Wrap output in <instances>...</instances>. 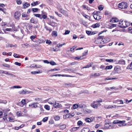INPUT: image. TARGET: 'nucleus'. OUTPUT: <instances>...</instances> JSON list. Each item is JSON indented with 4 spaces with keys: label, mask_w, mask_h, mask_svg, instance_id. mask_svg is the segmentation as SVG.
Masks as SVG:
<instances>
[{
    "label": "nucleus",
    "mask_w": 132,
    "mask_h": 132,
    "mask_svg": "<svg viewBox=\"0 0 132 132\" xmlns=\"http://www.w3.org/2000/svg\"><path fill=\"white\" fill-rule=\"evenodd\" d=\"M127 23L125 21L123 22V21H120L118 23L119 25L118 26L121 28H125L128 27V25H127Z\"/></svg>",
    "instance_id": "1"
},
{
    "label": "nucleus",
    "mask_w": 132,
    "mask_h": 132,
    "mask_svg": "<svg viewBox=\"0 0 132 132\" xmlns=\"http://www.w3.org/2000/svg\"><path fill=\"white\" fill-rule=\"evenodd\" d=\"M127 3L125 2H122L119 3L118 5V7L121 9H126L128 7Z\"/></svg>",
    "instance_id": "2"
},
{
    "label": "nucleus",
    "mask_w": 132,
    "mask_h": 132,
    "mask_svg": "<svg viewBox=\"0 0 132 132\" xmlns=\"http://www.w3.org/2000/svg\"><path fill=\"white\" fill-rule=\"evenodd\" d=\"M21 15V14L20 13L16 12L15 13L14 16L16 19H19V17Z\"/></svg>",
    "instance_id": "3"
},
{
    "label": "nucleus",
    "mask_w": 132,
    "mask_h": 132,
    "mask_svg": "<svg viewBox=\"0 0 132 132\" xmlns=\"http://www.w3.org/2000/svg\"><path fill=\"white\" fill-rule=\"evenodd\" d=\"M53 106L55 108H60L62 107V106L61 104L58 103H56L55 101V103L53 105Z\"/></svg>",
    "instance_id": "4"
},
{
    "label": "nucleus",
    "mask_w": 132,
    "mask_h": 132,
    "mask_svg": "<svg viewBox=\"0 0 132 132\" xmlns=\"http://www.w3.org/2000/svg\"><path fill=\"white\" fill-rule=\"evenodd\" d=\"M119 21L118 19L116 18H112L110 20V22H116Z\"/></svg>",
    "instance_id": "5"
},
{
    "label": "nucleus",
    "mask_w": 132,
    "mask_h": 132,
    "mask_svg": "<svg viewBox=\"0 0 132 132\" xmlns=\"http://www.w3.org/2000/svg\"><path fill=\"white\" fill-rule=\"evenodd\" d=\"M30 22V23L36 24L38 23V20H35L34 19L32 18L31 19Z\"/></svg>",
    "instance_id": "6"
},
{
    "label": "nucleus",
    "mask_w": 132,
    "mask_h": 132,
    "mask_svg": "<svg viewBox=\"0 0 132 132\" xmlns=\"http://www.w3.org/2000/svg\"><path fill=\"white\" fill-rule=\"evenodd\" d=\"M110 40V39L108 38H106L102 39V41L104 43H107L109 42Z\"/></svg>",
    "instance_id": "7"
},
{
    "label": "nucleus",
    "mask_w": 132,
    "mask_h": 132,
    "mask_svg": "<svg viewBox=\"0 0 132 132\" xmlns=\"http://www.w3.org/2000/svg\"><path fill=\"white\" fill-rule=\"evenodd\" d=\"M104 108L105 109H109L110 108H113L115 109H116V106L115 105H114V106H112L111 105H105L104 106Z\"/></svg>",
    "instance_id": "8"
},
{
    "label": "nucleus",
    "mask_w": 132,
    "mask_h": 132,
    "mask_svg": "<svg viewBox=\"0 0 132 132\" xmlns=\"http://www.w3.org/2000/svg\"><path fill=\"white\" fill-rule=\"evenodd\" d=\"M64 70L65 71H70L71 72L74 73V72L76 71L75 69L74 68L71 69H64Z\"/></svg>",
    "instance_id": "9"
},
{
    "label": "nucleus",
    "mask_w": 132,
    "mask_h": 132,
    "mask_svg": "<svg viewBox=\"0 0 132 132\" xmlns=\"http://www.w3.org/2000/svg\"><path fill=\"white\" fill-rule=\"evenodd\" d=\"M90 131L88 128H85L82 129L81 130V132H89Z\"/></svg>",
    "instance_id": "10"
},
{
    "label": "nucleus",
    "mask_w": 132,
    "mask_h": 132,
    "mask_svg": "<svg viewBox=\"0 0 132 132\" xmlns=\"http://www.w3.org/2000/svg\"><path fill=\"white\" fill-rule=\"evenodd\" d=\"M100 26V25L99 23H97L96 24H93L92 26V27L93 28H96Z\"/></svg>",
    "instance_id": "11"
},
{
    "label": "nucleus",
    "mask_w": 132,
    "mask_h": 132,
    "mask_svg": "<svg viewBox=\"0 0 132 132\" xmlns=\"http://www.w3.org/2000/svg\"><path fill=\"white\" fill-rule=\"evenodd\" d=\"M118 63L125 65V61L123 59H121L118 61Z\"/></svg>",
    "instance_id": "12"
},
{
    "label": "nucleus",
    "mask_w": 132,
    "mask_h": 132,
    "mask_svg": "<svg viewBox=\"0 0 132 132\" xmlns=\"http://www.w3.org/2000/svg\"><path fill=\"white\" fill-rule=\"evenodd\" d=\"M121 122L122 123H124L125 122V121H119L118 120H116L113 121V123L114 124H117L118 123H120Z\"/></svg>",
    "instance_id": "13"
},
{
    "label": "nucleus",
    "mask_w": 132,
    "mask_h": 132,
    "mask_svg": "<svg viewBox=\"0 0 132 132\" xmlns=\"http://www.w3.org/2000/svg\"><path fill=\"white\" fill-rule=\"evenodd\" d=\"M66 126L65 124H63L59 127V128L61 129H64L66 127Z\"/></svg>",
    "instance_id": "14"
},
{
    "label": "nucleus",
    "mask_w": 132,
    "mask_h": 132,
    "mask_svg": "<svg viewBox=\"0 0 132 132\" xmlns=\"http://www.w3.org/2000/svg\"><path fill=\"white\" fill-rule=\"evenodd\" d=\"M112 67L113 66L112 65L107 66L105 68V70H107L111 69L112 68Z\"/></svg>",
    "instance_id": "15"
},
{
    "label": "nucleus",
    "mask_w": 132,
    "mask_h": 132,
    "mask_svg": "<svg viewBox=\"0 0 132 132\" xmlns=\"http://www.w3.org/2000/svg\"><path fill=\"white\" fill-rule=\"evenodd\" d=\"M30 6L29 4L28 3H25L23 5V6L24 8H26L29 6Z\"/></svg>",
    "instance_id": "16"
},
{
    "label": "nucleus",
    "mask_w": 132,
    "mask_h": 132,
    "mask_svg": "<svg viewBox=\"0 0 132 132\" xmlns=\"http://www.w3.org/2000/svg\"><path fill=\"white\" fill-rule=\"evenodd\" d=\"M42 73V71H34L31 72L32 74L35 75L36 74L39 73Z\"/></svg>",
    "instance_id": "17"
},
{
    "label": "nucleus",
    "mask_w": 132,
    "mask_h": 132,
    "mask_svg": "<svg viewBox=\"0 0 132 132\" xmlns=\"http://www.w3.org/2000/svg\"><path fill=\"white\" fill-rule=\"evenodd\" d=\"M70 117L71 116H70V114H67L66 115H64L63 118L64 119H65L68 118H70Z\"/></svg>",
    "instance_id": "18"
},
{
    "label": "nucleus",
    "mask_w": 132,
    "mask_h": 132,
    "mask_svg": "<svg viewBox=\"0 0 132 132\" xmlns=\"http://www.w3.org/2000/svg\"><path fill=\"white\" fill-rule=\"evenodd\" d=\"M52 35L53 36L56 37L57 36V32L56 31H53L52 32Z\"/></svg>",
    "instance_id": "19"
},
{
    "label": "nucleus",
    "mask_w": 132,
    "mask_h": 132,
    "mask_svg": "<svg viewBox=\"0 0 132 132\" xmlns=\"http://www.w3.org/2000/svg\"><path fill=\"white\" fill-rule=\"evenodd\" d=\"M34 15L36 17L39 18L41 19H42V17L41 16V15L40 14H34Z\"/></svg>",
    "instance_id": "20"
},
{
    "label": "nucleus",
    "mask_w": 132,
    "mask_h": 132,
    "mask_svg": "<svg viewBox=\"0 0 132 132\" xmlns=\"http://www.w3.org/2000/svg\"><path fill=\"white\" fill-rule=\"evenodd\" d=\"M82 56H81L80 57H79V56L76 57H75V58H74V59H77L78 60H79L80 59V60H82L83 59H84V58H82Z\"/></svg>",
    "instance_id": "21"
},
{
    "label": "nucleus",
    "mask_w": 132,
    "mask_h": 132,
    "mask_svg": "<svg viewBox=\"0 0 132 132\" xmlns=\"http://www.w3.org/2000/svg\"><path fill=\"white\" fill-rule=\"evenodd\" d=\"M7 74L8 75H10L11 76L12 78H14L15 77V75L12 74L11 73H10L7 72V71L6 72V74Z\"/></svg>",
    "instance_id": "22"
},
{
    "label": "nucleus",
    "mask_w": 132,
    "mask_h": 132,
    "mask_svg": "<svg viewBox=\"0 0 132 132\" xmlns=\"http://www.w3.org/2000/svg\"><path fill=\"white\" fill-rule=\"evenodd\" d=\"M65 44L64 43H63V44H57V46L56 47H56L59 48L60 47H61L62 46L64 45Z\"/></svg>",
    "instance_id": "23"
},
{
    "label": "nucleus",
    "mask_w": 132,
    "mask_h": 132,
    "mask_svg": "<svg viewBox=\"0 0 132 132\" xmlns=\"http://www.w3.org/2000/svg\"><path fill=\"white\" fill-rule=\"evenodd\" d=\"M44 28L45 29L49 31L50 32L52 30V29L48 27L47 26H45Z\"/></svg>",
    "instance_id": "24"
},
{
    "label": "nucleus",
    "mask_w": 132,
    "mask_h": 132,
    "mask_svg": "<svg viewBox=\"0 0 132 132\" xmlns=\"http://www.w3.org/2000/svg\"><path fill=\"white\" fill-rule=\"evenodd\" d=\"M22 87L19 86H14L13 87H12L11 88V89H13L14 88H21Z\"/></svg>",
    "instance_id": "25"
},
{
    "label": "nucleus",
    "mask_w": 132,
    "mask_h": 132,
    "mask_svg": "<svg viewBox=\"0 0 132 132\" xmlns=\"http://www.w3.org/2000/svg\"><path fill=\"white\" fill-rule=\"evenodd\" d=\"M25 94H32L33 93V92L31 91H28L27 90H25Z\"/></svg>",
    "instance_id": "26"
},
{
    "label": "nucleus",
    "mask_w": 132,
    "mask_h": 132,
    "mask_svg": "<svg viewBox=\"0 0 132 132\" xmlns=\"http://www.w3.org/2000/svg\"><path fill=\"white\" fill-rule=\"evenodd\" d=\"M38 1H36V2H34L33 3H32L31 4V5L32 6H35L36 5H37L38 4Z\"/></svg>",
    "instance_id": "27"
},
{
    "label": "nucleus",
    "mask_w": 132,
    "mask_h": 132,
    "mask_svg": "<svg viewBox=\"0 0 132 132\" xmlns=\"http://www.w3.org/2000/svg\"><path fill=\"white\" fill-rule=\"evenodd\" d=\"M25 91L23 90L22 91H20L18 93L20 94H25Z\"/></svg>",
    "instance_id": "28"
},
{
    "label": "nucleus",
    "mask_w": 132,
    "mask_h": 132,
    "mask_svg": "<svg viewBox=\"0 0 132 132\" xmlns=\"http://www.w3.org/2000/svg\"><path fill=\"white\" fill-rule=\"evenodd\" d=\"M45 108L47 110H49L50 109V108L49 106L47 105H46L44 106Z\"/></svg>",
    "instance_id": "29"
},
{
    "label": "nucleus",
    "mask_w": 132,
    "mask_h": 132,
    "mask_svg": "<svg viewBox=\"0 0 132 132\" xmlns=\"http://www.w3.org/2000/svg\"><path fill=\"white\" fill-rule=\"evenodd\" d=\"M39 9L37 8H32V11L33 12H36Z\"/></svg>",
    "instance_id": "30"
},
{
    "label": "nucleus",
    "mask_w": 132,
    "mask_h": 132,
    "mask_svg": "<svg viewBox=\"0 0 132 132\" xmlns=\"http://www.w3.org/2000/svg\"><path fill=\"white\" fill-rule=\"evenodd\" d=\"M60 117L59 116H57L54 117V119L55 120L58 121L60 120Z\"/></svg>",
    "instance_id": "31"
},
{
    "label": "nucleus",
    "mask_w": 132,
    "mask_h": 132,
    "mask_svg": "<svg viewBox=\"0 0 132 132\" xmlns=\"http://www.w3.org/2000/svg\"><path fill=\"white\" fill-rule=\"evenodd\" d=\"M105 61L107 62H112L113 60L112 59H106L105 60Z\"/></svg>",
    "instance_id": "32"
},
{
    "label": "nucleus",
    "mask_w": 132,
    "mask_h": 132,
    "mask_svg": "<svg viewBox=\"0 0 132 132\" xmlns=\"http://www.w3.org/2000/svg\"><path fill=\"white\" fill-rule=\"evenodd\" d=\"M91 106L94 108L96 109L98 107V105L96 104L94 105L92 104L91 105Z\"/></svg>",
    "instance_id": "33"
},
{
    "label": "nucleus",
    "mask_w": 132,
    "mask_h": 132,
    "mask_svg": "<svg viewBox=\"0 0 132 132\" xmlns=\"http://www.w3.org/2000/svg\"><path fill=\"white\" fill-rule=\"evenodd\" d=\"M85 120L86 122H90L92 121L91 119L89 118H87Z\"/></svg>",
    "instance_id": "34"
},
{
    "label": "nucleus",
    "mask_w": 132,
    "mask_h": 132,
    "mask_svg": "<svg viewBox=\"0 0 132 132\" xmlns=\"http://www.w3.org/2000/svg\"><path fill=\"white\" fill-rule=\"evenodd\" d=\"M119 67L118 66H116L114 68V70L115 71H118L119 69Z\"/></svg>",
    "instance_id": "35"
},
{
    "label": "nucleus",
    "mask_w": 132,
    "mask_h": 132,
    "mask_svg": "<svg viewBox=\"0 0 132 132\" xmlns=\"http://www.w3.org/2000/svg\"><path fill=\"white\" fill-rule=\"evenodd\" d=\"M50 64L52 65H56L55 62L53 61H51L50 62Z\"/></svg>",
    "instance_id": "36"
},
{
    "label": "nucleus",
    "mask_w": 132,
    "mask_h": 132,
    "mask_svg": "<svg viewBox=\"0 0 132 132\" xmlns=\"http://www.w3.org/2000/svg\"><path fill=\"white\" fill-rule=\"evenodd\" d=\"M92 65V64H88L86 66H85L83 67V68H87L89 67H91Z\"/></svg>",
    "instance_id": "37"
},
{
    "label": "nucleus",
    "mask_w": 132,
    "mask_h": 132,
    "mask_svg": "<svg viewBox=\"0 0 132 132\" xmlns=\"http://www.w3.org/2000/svg\"><path fill=\"white\" fill-rule=\"evenodd\" d=\"M83 16H84V17L85 18H87V19H90V17L89 16H88V15H86V14H83Z\"/></svg>",
    "instance_id": "38"
},
{
    "label": "nucleus",
    "mask_w": 132,
    "mask_h": 132,
    "mask_svg": "<svg viewBox=\"0 0 132 132\" xmlns=\"http://www.w3.org/2000/svg\"><path fill=\"white\" fill-rule=\"evenodd\" d=\"M22 114L21 112L18 111L16 113V115L18 117H19L21 116Z\"/></svg>",
    "instance_id": "39"
},
{
    "label": "nucleus",
    "mask_w": 132,
    "mask_h": 132,
    "mask_svg": "<svg viewBox=\"0 0 132 132\" xmlns=\"http://www.w3.org/2000/svg\"><path fill=\"white\" fill-rule=\"evenodd\" d=\"M7 102L5 100H0V103H3L5 104L7 103Z\"/></svg>",
    "instance_id": "40"
},
{
    "label": "nucleus",
    "mask_w": 132,
    "mask_h": 132,
    "mask_svg": "<svg viewBox=\"0 0 132 132\" xmlns=\"http://www.w3.org/2000/svg\"><path fill=\"white\" fill-rule=\"evenodd\" d=\"M82 124V122L81 121H79L77 122V125L78 126H80Z\"/></svg>",
    "instance_id": "41"
},
{
    "label": "nucleus",
    "mask_w": 132,
    "mask_h": 132,
    "mask_svg": "<svg viewBox=\"0 0 132 132\" xmlns=\"http://www.w3.org/2000/svg\"><path fill=\"white\" fill-rule=\"evenodd\" d=\"M78 107V105L77 104H74L73 105V108L74 109H76Z\"/></svg>",
    "instance_id": "42"
},
{
    "label": "nucleus",
    "mask_w": 132,
    "mask_h": 132,
    "mask_svg": "<svg viewBox=\"0 0 132 132\" xmlns=\"http://www.w3.org/2000/svg\"><path fill=\"white\" fill-rule=\"evenodd\" d=\"M70 31L69 30H67L65 31V32L64 33V35H66L69 34L70 33Z\"/></svg>",
    "instance_id": "43"
},
{
    "label": "nucleus",
    "mask_w": 132,
    "mask_h": 132,
    "mask_svg": "<svg viewBox=\"0 0 132 132\" xmlns=\"http://www.w3.org/2000/svg\"><path fill=\"white\" fill-rule=\"evenodd\" d=\"M48 118V117H45L43 119L42 121L44 122H45L47 121Z\"/></svg>",
    "instance_id": "44"
},
{
    "label": "nucleus",
    "mask_w": 132,
    "mask_h": 132,
    "mask_svg": "<svg viewBox=\"0 0 132 132\" xmlns=\"http://www.w3.org/2000/svg\"><path fill=\"white\" fill-rule=\"evenodd\" d=\"M46 43L47 44H50L52 43V42L50 40H46Z\"/></svg>",
    "instance_id": "45"
},
{
    "label": "nucleus",
    "mask_w": 132,
    "mask_h": 132,
    "mask_svg": "<svg viewBox=\"0 0 132 132\" xmlns=\"http://www.w3.org/2000/svg\"><path fill=\"white\" fill-rule=\"evenodd\" d=\"M2 65L4 67H5L8 68H9L10 67V65L8 64H3Z\"/></svg>",
    "instance_id": "46"
},
{
    "label": "nucleus",
    "mask_w": 132,
    "mask_h": 132,
    "mask_svg": "<svg viewBox=\"0 0 132 132\" xmlns=\"http://www.w3.org/2000/svg\"><path fill=\"white\" fill-rule=\"evenodd\" d=\"M34 103V104H33V106H32V108H36V107H37V105L36 104H37V103Z\"/></svg>",
    "instance_id": "47"
},
{
    "label": "nucleus",
    "mask_w": 132,
    "mask_h": 132,
    "mask_svg": "<svg viewBox=\"0 0 132 132\" xmlns=\"http://www.w3.org/2000/svg\"><path fill=\"white\" fill-rule=\"evenodd\" d=\"M16 2L18 4H21L22 1L21 0H17L16 1Z\"/></svg>",
    "instance_id": "48"
},
{
    "label": "nucleus",
    "mask_w": 132,
    "mask_h": 132,
    "mask_svg": "<svg viewBox=\"0 0 132 132\" xmlns=\"http://www.w3.org/2000/svg\"><path fill=\"white\" fill-rule=\"evenodd\" d=\"M37 66V65L36 64H32L30 65V68L36 67Z\"/></svg>",
    "instance_id": "49"
},
{
    "label": "nucleus",
    "mask_w": 132,
    "mask_h": 132,
    "mask_svg": "<svg viewBox=\"0 0 132 132\" xmlns=\"http://www.w3.org/2000/svg\"><path fill=\"white\" fill-rule=\"evenodd\" d=\"M102 6L101 5H100L98 7V9L100 10H102L103 8V7H102Z\"/></svg>",
    "instance_id": "50"
},
{
    "label": "nucleus",
    "mask_w": 132,
    "mask_h": 132,
    "mask_svg": "<svg viewBox=\"0 0 132 132\" xmlns=\"http://www.w3.org/2000/svg\"><path fill=\"white\" fill-rule=\"evenodd\" d=\"M64 76V75H60V74H58V75H51V77H53V76Z\"/></svg>",
    "instance_id": "51"
},
{
    "label": "nucleus",
    "mask_w": 132,
    "mask_h": 132,
    "mask_svg": "<svg viewBox=\"0 0 132 132\" xmlns=\"http://www.w3.org/2000/svg\"><path fill=\"white\" fill-rule=\"evenodd\" d=\"M6 71H4L2 70H0V74H2L4 73L5 74H6Z\"/></svg>",
    "instance_id": "52"
},
{
    "label": "nucleus",
    "mask_w": 132,
    "mask_h": 132,
    "mask_svg": "<svg viewBox=\"0 0 132 132\" xmlns=\"http://www.w3.org/2000/svg\"><path fill=\"white\" fill-rule=\"evenodd\" d=\"M25 102L26 100L25 99H23L22 100L21 102L22 104L24 105V104H26Z\"/></svg>",
    "instance_id": "53"
},
{
    "label": "nucleus",
    "mask_w": 132,
    "mask_h": 132,
    "mask_svg": "<svg viewBox=\"0 0 132 132\" xmlns=\"http://www.w3.org/2000/svg\"><path fill=\"white\" fill-rule=\"evenodd\" d=\"M97 14L95 13V14H94L93 15V17H94V18L96 20V19H97Z\"/></svg>",
    "instance_id": "54"
},
{
    "label": "nucleus",
    "mask_w": 132,
    "mask_h": 132,
    "mask_svg": "<svg viewBox=\"0 0 132 132\" xmlns=\"http://www.w3.org/2000/svg\"><path fill=\"white\" fill-rule=\"evenodd\" d=\"M28 16L27 15L25 14L24 13L22 14V16L23 17H26Z\"/></svg>",
    "instance_id": "55"
},
{
    "label": "nucleus",
    "mask_w": 132,
    "mask_h": 132,
    "mask_svg": "<svg viewBox=\"0 0 132 132\" xmlns=\"http://www.w3.org/2000/svg\"><path fill=\"white\" fill-rule=\"evenodd\" d=\"M15 64L17 65L20 66L21 65V63H19L18 62H15Z\"/></svg>",
    "instance_id": "56"
},
{
    "label": "nucleus",
    "mask_w": 132,
    "mask_h": 132,
    "mask_svg": "<svg viewBox=\"0 0 132 132\" xmlns=\"http://www.w3.org/2000/svg\"><path fill=\"white\" fill-rule=\"evenodd\" d=\"M88 51L87 50L86 51V52H85L84 53H83V55L82 56V57L83 56H84L86 55H87V54Z\"/></svg>",
    "instance_id": "57"
},
{
    "label": "nucleus",
    "mask_w": 132,
    "mask_h": 132,
    "mask_svg": "<svg viewBox=\"0 0 132 132\" xmlns=\"http://www.w3.org/2000/svg\"><path fill=\"white\" fill-rule=\"evenodd\" d=\"M36 37V36H32L30 37V38L32 40H33Z\"/></svg>",
    "instance_id": "58"
},
{
    "label": "nucleus",
    "mask_w": 132,
    "mask_h": 132,
    "mask_svg": "<svg viewBox=\"0 0 132 132\" xmlns=\"http://www.w3.org/2000/svg\"><path fill=\"white\" fill-rule=\"evenodd\" d=\"M104 36H99L97 38V39H102H102L103 38Z\"/></svg>",
    "instance_id": "59"
},
{
    "label": "nucleus",
    "mask_w": 132,
    "mask_h": 132,
    "mask_svg": "<svg viewBox=\"0 0 132 132\" xmlns=\"http://www.w3.org/2000/svg\"><path fill=\"white\" fill-rule=\"evenodd\" d=\"M101 18H102V17L101 16L97 15V18L96 20H100V19H101Z\"/></svg>",
    "instance_id": "60"
},
{
    "label": "nucleus",
    "mask_w": 132,
    "mask_h": 132,
    "mask_svg": "<svg viewBox=\"0 0 132 132\" xmlns=\"http://www.w3.org/2000/svg\"><path fill=\"white\" fill-rule=\"evenodd\" d=\"M28 28L29 30L31 29H32V25H29L28 26Z\"/></svg>",
    "instance_id": "61"
},
{
    "label": "nucleus",
    "mask_w": 132,
    "mask_h": 132,
    "mask_svg": "<svg viewBox=\"0 0 132 132\" xmlns=\"http://www.w3.org/2000/svg\"><path fill=\"white\" fill-rule=\"evenodd\" d=\"M86 33L88 35H89L91 33V31H86Z\"/></svg>",
    "instance_id": "62"
},
{
    "label": "nucleus",
    "mask_w": 132,
    "mask_h": 132,
    "mask_svg": "<svg viewBox=\"0 0 132 132\" xmlns=\"http://www.w3.org/2000/svg\"><path fill=\"white\" fill-rule=\"evenodd\" d=\"M43 62L44 63L47 64L49 63L50 62H49L47 60H44Z\"/></svg>",
    "instance_id": "63"
},
{
    "label": "nucleus",
    "mask_w": 132,
    "mask_h": 132,
    "mask_svg": "<svg viewBox=\"0 0 132 132\" xmlns=\"http://www.w3.org/2000/svg\"><path fill=\"white\" fill-rule=\"evenodd\" d=\"M42 18H43L44 19H45L47 18V16L46 15L44 14L42 15Z\"/></svg>",
    "instance_id": "64"
}]
</instances>
